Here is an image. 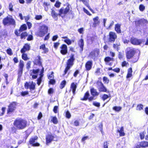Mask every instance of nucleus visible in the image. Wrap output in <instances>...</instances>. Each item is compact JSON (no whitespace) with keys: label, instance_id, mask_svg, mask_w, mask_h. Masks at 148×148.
I'll return each mask as SVG.
<instances>
[{"label":"nucleus","instance_id":"1","mask_svg":"<svg viewBox=\"0 0 148 148\" xmlns=\"http://www.w3.org/2000/svg\"><path fill=\"white\" fill-rule=\"evenodd\" d=\"M136 53V50L135 48L131 47H127L125 52L127 59L130 60L132 59L131 62L133 63L137 62L139 59L140 53L138 56L134 57Z\"/></svg>","mask_w":148,"mask_h":148},{"label":"nucleus","instance_id":"2","mask_svg":"<svg viewBox=\"0 0 148 148\" xmlns=\"http://www.w3.org/2000/svg\"><path fill=\"white\" fill-rule=\"evenodd\" d=\"M75 60L74 54L73 53L71 54L70 58L66 62V66L64 71L62 74L63 76H64L67 73L68 71L70 69L74 64V62Z\"/></svg>","mask_w":148,"mask_h":148},{"label":"nucleus","instance_id":"3","mask_svg":"<svg viewBox=\"0 0 148 148\" xmlns=\"http://www.w3.org/2000/svg\"><path fill=\"white\" fill-rule=\"evenodd\" d=\"M107 38L106 40V37L105 36L103 38L104 42L108 43H113L117 38V35L114 32L110 31L109 32L107 36Z\"/></svg>","mask_w":148,"mask_h":148},{"label":"nucleus","instance_id":"4","mask_svg":"<svg viewBox=\"0 0 148 148\" xmlns=\"http://www.w3.org/2000/svg\"><path fill=\"white\" fill-rule=\"evenodd\" d=\"M48 27L45 25H43L40 27L36 35L38 36L42 37L48 32Z\"/></svg>","mask_w":148,"mask_h":148},{"label":"nucleus","instance_id":"5","mask_svg":"<svg viewBox=\"0 0 148 148\" xmlns=\"http://www.w3.org/2000/svg\"><path fill=\"white\" fill-rule=\"evenodd\" d=\"M2 23L4 26L11 25L15 27L16 25V23L15 20L12 18L9 17L8 16L3 19Z\"/></svg>","mask_w":148,"mask_h":148},{"label":"nucleus","instance_id":"6","mask_svg":"<svg viewBox=\"0 0 148 148\" xmlns=\"http://www.w3.org/2000/svg\"><path fill=\"white\" fill-rule=\"evenodd\" d=\"M66 4V6L65 8L64 9L63 7H62L60 9V13L62 15L63 14L64 16L69 12L71 14L73 15L74 14L73 11L71 10H70L71 5L68 3H67Z\"/></svg>","mask_w":148,"mask_h":148},{"label":"nucleus","instance_id":"7","mask_svg":"<svg viewBox=\"0 0 148 148\" xmlns=\"http://www.w3.org/2000/svg\"><path fill=\"white\" fill-rule=\"evenodd\" d=\"M100 53V49L98 48H95L89 53L88 56L95 60L97 59Z\"/></svg>","mask_w":148,"mask_h":148},{"label":"nucleus","instance_id":"8","mask_svg":"<svg viewBox=\"0 0 148 148\" xmlns=\"http://www.w3.org/2000/svg\"><path fill=\"white\" fill-rule=\"evenodd\" d=\"M14 125L17 129L22 130L27 126V122L26 121H14Z\"/></svg>","mask_w":148,"mask_h":148},{"label":"nucleus","instance_id":"9","mask_svg":"<svg viewBox=\"0 0 148 148\" xmlns=\"http://www.w3.org/2000/svg\"><path fill=\"white\" fill-rule=\"evenodd\" d=\"M110 55L111 57L109 56H106L104 59V60L106 64H108L110 66H111L112 65V63L110 62H113L114 61V58H113L115 56V53L112 51L110 52Z\"/></svg>","mask_w":148,"mask_h":148},{"label":"nucleus","instance_id":"10","mask_svg":"<svg viewBox=\"0 0 148 148\" xmlns=\"http://www.w3.org/2000/svg\"><path fill=\"white\" fill-rule=\"evenodd\" d=\"M99 80H98L96 84L97 86V88L99 91L100 92H108L107 88L103 84L101 81V78L100 77L99 78Z\"/></svg>","mask_w":148,"mask_h":148},{"label":"nucleus","instance_id":"11","mask_svg":"<svg viewBox=\"0 0 148 148\" xmlns=\"http://www.w3.org/2000/svg\"><path fill=\"white\" fill-rule=\"evenodd\" d=\"M17 105V102L13 101L10 103L8 106L7 110V114H10L14 112Z\"/></svg>","mask_w":148,"mask_h":148},{"label":"nucleus","instance_id":"12","mask_svg":"<svg viewBox=\"0 0 148 148\" xmlns=\"http://www.w3.org/2000/svg\"><path fill=\"white\" fill-rule=\"evenodd\" d=\"M90 95L89 91H87L84 93L83 97L81 98L80 100L83 101H86L88 100V101L90 102L95 99L94 98L95 96H92L89 97Z\"/></svg>","mask_w":148,"mask_h":148},{"label":"nucleus","instance_id":"13","mask_svg":"<svg viewBox=\"0 0 148 148\" xmlns=\"http://www.w3.org/2000/svg\"><path fill=\"white\" fill-rule=\"evenodd\" d=\"M24 66V62L22 60H20L19 63L18 67V74L19 77H21L23 73V68Z\"/></svg>","mask_w":148,"mask_h":148},{"label":"nucleus","instance_id":"14","mask_svg":"<svg viewBox=\"0 0 148 148\" xmlns=\"http://www.w3.org/2000/svg\"><path fill=\"white\" fill-rule=\"evenodd\" d=\"M60 52L62 55H65L68 52L67 47L65 44H62L60 47Z\"/></svg>","mask_w":148,"mask_h":148},{"label":"nucleus","instance_id":"15","mask_svg":"<svg viewBox=\"0 0 148 148\" xmlns=\"http://www.w3.org/2000/svg\"><path fill=\"white\" fill-rule=\"evenodd\" d=\"M40 71V70L39 69H33L30 71L31 72L30 75L32 76V79H36L37 77L38 74Z\"/></svg>","mask_w":148,"mask_h":148},{"label":"nucleus","instance_id":"16","mask_svg":"<svg viewBox=\"0 0 148 148\" xmlns=\"http://www.w3.org/2000/svg\"><path fill=\"white\" fill-rule=\"evenodd\" d=\"M33 62L34 65L42 66L41 58L40 55H38L36 57Z\"/></svg>","mask_w":148,"mask_h":148},{"label":"nucleus","instance_id":"17","mask_svg":"<svg viewBox=\"0 0 148 148\" xmlns=\"http://www.w3.org/2000/svg\"><path fill=\"white\" fill-rule=\"evenodd\" d=\"M27 27L25 24H23L21 25L19 29H16L14 31V34L15 35H19L18 32H22L23 31H25L27 29Z\"/></svg>","mask_w":148,"mask_h":148},{"label":"nucleus","instance_id":"18","mask_svg":"<svg viewBox=\"0 0 148 148\" xmlns=\"http://www.w3.org/2000/svg\"><path fill=\"white\" fill-rule=\"evenodd\" d=\"M130 41L131 43L134 45H140L142 42V41L141 40L135 38H131Z\"/></svg>","mask_w":148,"mask_h":148},{"label":"nucleus","instance_id":"19","mask_svg":"<svg viewBox=\"0 0 148 148\" xmlns=\"http://www.w3.org/2000/svg\"><path fill=\"white\" fill-rule=\"evenodd\" d=\"M51 14L53 18L54 19H56V20L58 19V16H61L62 17H63V16H62L61 14L60 13V9L59 10V13H58L56 12L54 10L51 9Z\"/></svg>","mask_w":148,"mask_h":148},{"label":"nucleus","instance_id":"20","mask_svg":"<svg viewBox=\"0 0 148 148\" xmlns=\"http://www.w3.org/2000/svg\"><path fill=\"white\" fill-rule=\"evenodd\" d=\"M30 49L29 44L26 43L24 44L23 48L21 49L20 51L21 53H25L26 51H29Z\"/></svg>","mask_w":148,"mask_h":148},{"label":"nucleus","instance_id":"21","mask_svg":"<svg viewBox=\"0 0 148 148\" xmlns=\"http://www.w3.org/2000/svg\"><path fill=\"white\" fill-rule=\"evenodd\" d=\"M80 2H82L93 14L95 13L94 11L90 8L89 3V0H79Z\"/></svg>","mask_w":148,"mask_h":148},{"label":"nucleus","instance_id":"22","mask_svg":"<svg viewBox=\"0 0 148 148\" xmlns=\"http://www.w3.org/2000/svg\"><path fill=\"white\" fill-rule=\"evenodd\" d=\"M38 139V137L35 136L34 138H31L29 141L30 144L32 145L33 146H39V144L37 143H35V140Z\"/></svg>","mask_w":148,"mask_h":148},{"label":"nucleus","instance_id":"23","mask_svg":"<svg viewBox=\"0 0 148 148\" xmlns=\"http://www.w3.org/2000/svg\"><path fill=\"white\" fill-rule=\"evenodd\" d=\"M92 62L91 61H88L85 64V66L86 71H89L90 70L92 67Z\"/></svg>","mask_w":148,"mask_h":148},{"label":"nucleus","instance_id":"24","mask_svg":"<svg viewBox=\"0 0 148 148\" xmlns=\"http://www.w3.org/2000/svg\"><path fill=\"white\" fill-rule=\"evenodd\" d=\"M93 20L94 21L92 24L93 27H95L99 25L100 22V21L99 20V17L98 16H96L93 18Z\"/></svg>","mask_w":148,"mask_h":148},{"label":"nucleus","instance_id":"25","mask_svg":"<svg viewBox=\"0 0 148 148\" xmlns=\"http://www.w3.org/2000/svg\"><path fill=\"white\" fill-rule=\"evenodd\" d=\"M77 88L76 83L75 84L74 82L71 83L70 86V91L71 90H72L73 94L75 95V91Z\"/></svg>","mask_w":148,"mask_h":148},{"label":"nucleus","instance_id":"26","mask_svg":"<svg viewBox=\"0 0 148 148\" xmlns=\"http://www.w3.org/2000/svg\"><path fill=\"white\" fill-rule=\"evenodd\" d=\"M21 32H18V33L19 34V35H15L17 36H20V38L21 39H25L26 38V37L28 36V33L26 32H22L21 34Z\"/></svg>","mask_w":148,"mask_h":148},{"label":"nucleus","instance_id":"27","mask_svg":"<svg viewBox=\"0 0 148 148\" xmlns=\"http://www.w3.org/2000/svg\"><path fill=\"white\" fill-rule=\"evenodd\" d=\"M54 137L51 135H48L46 137V144L48 145L53 140Z\"/></svg>","mask_w":148,"mask_h":148},{"label":"nucleus","instance_id":"28","mask_svg":"<svg viewBox=\"0 0 148 148\" xmlns=\"http://www.w3.org/2000/svg\"><path fill=\"white\" fill-rule=\"evenodd\" d=\"M121 25L117 23L115 25L114 30L118 34H120L121 32Z\"/></svg>","mask_w":148,"mask_h":148},{"label":"nucleus","instance_id":"29","mask_svg":"<svg viewBox=\"0 0 148 148\" xmlns=\"http://www.w3.org/2000/svg\"><path fill=\"white\" fill-rule=\"evenodd\" d=\"M132 67H130L127 70V73L126 76L127 78H128L132 76Z\"/></svg>","mask_w":148,"mask_h":148},{"label":"nucleus","instance_id":"30","mask_svg":"<svg viewBox=\"0 0 148 148\" xmlns=\"http://www.w3.org/2000/svg\"><path fill=\"white\" fill-rule=\"evenodd\" d=\"M90 92L91 95L92 96H97L99 94V93L94 88H92L90 89Z\"/></svg>","mask_w":148,"mask_h":148},{"label":"nucleus","instance_id":"31","mask_svg":"<svg viewBox=\"0 0 148 148\" xmlns=\"http://www.w3.org/2000/svg\"><path fill=\"white\" fill-rule=\"evenodd\" d=\"M40 49H42L43 50V53H45L48 52V49L46 47L45 45V44H42L40 46L39 48Z\"/></svg>","mask_w":148,"mask_h":148},{"label":"nucleus","instance_id":"32","mask_svg":"<svg viewBox=\"0 0 148 148\" xmlns=\"http://www.w3.org/2000/svg\"><path fill=\"white\" fill-rule=\"evenodd\" d=\"M78 45L81 49V51H82L84 46V40L82 39H81L79 40Z\"/></svg>","mask_w":148,"mask_h":148},{"label":"nucleus","instance_id":"33","mask_svg":"<svg viewBox=\"0 0 148 148\" xmlns=\"http://www.w3.org/2000/svg\"><path fill=\"white\" fill-rule=\"evenodd\" d=\"M113 47L116 49L117 51H118L119 49V46L120 45V43L119 42H116L115 43L113 44Z\"/></svg>","mask_w":148,"mask_h":148},{"label":"nucleus","instance_id":"34","mask_svg":"<svg viewBox=\"0 0 148 148\" xmlns=\"http://www.w3.org/2000/svg\"><path fill=\"white\" fill-rule=\"evenodd\" d=\"M118 132L119 133L120 136H123L125 135V134L124 132V129L123 127H121L120 129L117 130Z\"/></svg>","mask_w":148,"mask_h":148},{"label":"nucleus","instance_id":"35","mask_svg":"<svg viewBox=\"0 0 148 148\" xmlns=\"http://www.w3.org/2000/svg\"><path fill=\"white\" fill-rule=\"evenodd\" d=\"M22 58L24 61H27L29 59V58H28L27 55L25 53H22Z\"/></svg>","mask_w":148,"mask_h":148},{"label":"nucleus","instance_id":"36","mask_svg":"<svg viewBox=\"0 0 148 148\" xmlns=\"http://www.w3.org/2000/svg\"><path fill=\"white\" fill-rule=\"evenodd\" d=\"M66 84V81L65 80L62 81L60 84V88L61 89H63L65 86Z\"/></svg>","mask_w":148,"mask_h":148},{"label":"nucleus","instance_id":"37","mask_svg":"<svg viewBox=\"0 0 148 148\" xmlns=\"http://www.w3.org/2000/svg\"><path fill=\"white\" fill-rule=\"evenodd\" d=\"M64 41L68 45H70L71 44L72 42H74V40H71L70 39H67L64 40Z\"/></svg>","mask_w":148,"mask_h":148},{"label":"nucleus","instance_id":"38","mask_svg":"<svg viewBox=\"0 0 148 148\" xmlns=\"http://www.w3.org/2000/svg\"><path fill=\"white\" fill-rule=\"evenodd\" d=\"M29 89L31 91L34 90L35 89V84L33 83L32 82L31 84H30L29 86Z\"/></svg>","mask_w":148,"mask_h":148},{"label":"nucleus","instance_id":"39","mask_svg":"<svg viewBox=\"0 0 148 148\" xmlns=\"http://www.w3.org/2000/svg\"><path fill=\"white\" fill-rule=\"evenodd\" d=\"M8 55L11 56L13 55V52L12 49L10 48H8L6 51Z\"/></svg>","mask_w":148,"mask_h":148},{"label":"nucleus","instance_id":"40","mask_svg":"<svg viewBox=\"0 0 148 148\" xmlns=\"http://www.w3.org/2000/svg\"><path fill=\"white\" fill-rule=\"evenodd\" d=\"M121 108V107L120 106H114L112 108L113 110L117 112L119 111Z\"/></svg>","mask_w":148,"mask_h":148},{"label":"nucleus","instance_id":"41","mask_svg":"<svg viewBox=\"0 0 148 148\" xmlns=\"http://www.w3.org/2000/svg\"><path fill=\"white\" fill-rule=\"evenodd\" d=\"M143 106L142 104H139L137 105L136 109L138 110H141L143 109Z\"/></svg>","mask_w":148,"mask_h":148},{"label":"nucleus","instance_id":"42","mask_svg":"<svg viewBox=\"0 0 148 148\" xmlns=\"http://www.w3.org/2000/svg\"><path fill=\"white\" fill-rule=\"evenodd\" d=\"M139 9L140 11L143 12L145 9V7L143 4H140L139 5Z\"/></svg>","mask_w":148,"mask_h":148},{"label":"nucleus","instance_id":"43","mask_svg":"<svg viewBox=\"0 0 148 148\" xmlns=\"http://www.w3.org/2000/svg\"><path fill=\"white\" fill-rule=\"evenodd\" d=\"M29 92L27 91H22L20 93V94L21 96L24 97L25 96L28 95Z\"/></svg>","mask_w":148,"mask_h":148},{"label":"nucleus","instance_id":"44","mask_svg":"<svg viewBox=\"0 0 148 148\" xmlns=\"http://www.w3.org/2000/svg\"><path fill=\"white\" fill-rule=\"evenodd\" d=\"M53 111L56 114L58 113V106H55L53 107Z\"/></svg>","mask_w":148,"mask_h":148},{"label":"nucleus","instance_id":"45","mask_svg":"<svg viewBox=\"0 0 148 148\" xmlns=\"http://www.w3.org/2000/svg\"><path fill=\"white\" fill-rule=\"evenodd\" d=\"M103 80L105 83L108 84L109 82V80L108 77L106 76H104L103 78Z\"/></svg>","mask_w":148,"mask_h":148},{"label":"nucleus","instance_id":"46","mask_svg":"<svg viewBox=\"0 0 148 148\" xmlns=\"http://www.w3.org/2000/svg\"><path fill=\"white\" fill-rule=\"evenodd\" d=\"M61 4V2L59 1H56L54 5L56 8H59L60 7Z\"/></svg>","mask_w":148,"mask_h":148},{"label":"nucleus","instance_id":"47","mask_svg":"<svg viewBox=\"0 0 148 148\" xmlns=\"http://www.w3.org/2000/svg\"><path fill=\"white\" fill-rule=\"evenodd\" d=\"M140 145L143 147H148V142H142L140 144Z\"/></svg>","mask_w":148,"mask_h":148},{"label":"nucleus","instance_id":"48","mask_svg":"<svg viewBox=\"0 0 148 148\" xmlns=\"http://www.w3.org/2000/svg\"><path fill=\"white\" fill-rule=\"evenodd\" d=\"M127 65H129L128 63L125 60L121 62V66L122 67L127 66Z\"/></svg>","mask_w":148,"mask_h":148},{"label":"nucleus","instance_id":"49","mask_svg":"<svg viewBox=\"0 0 148 148\" xmlns=\"http://www.w3.org/2000/svg\"><path fill=\"white\" fill-rule=\"evenodd\" d=\"M109 97V96L106 94H104L103 95L101 99L103 101L105 100Z\"/></svg>","mask_w":148,"mask_h":148},{"label":"nucleus","instance_id":"50","mask_svg":"<svg viewBox=\"0 0 148 148\" xmlns=\"http://www.w3.org/2000/svg\"><path fill=\"white\" fill-rule=\"evenodd\" d=\"M83 10L84 12L86 13L87 15L89 16H91L92 15V14H90V12L87 10L85 8H83Z\"/></svg>","mask_w":148,"mask_h":148},{"label":"nucleus","instance_id":"51","mask_svg":"<svg viewBox=\"0 0 148 148\" xmlns=\"http://www.w3.org/2000/svg\"><path fill=\"white\" fill-rule=\"evenodd\" d=\"M31 61H28L27 63L26 68L27 69L29 70L31 67Z\"/></svg>","mask_w":148,"mask_h":148},{"label":"nucleus","instance_id":"52","mask_svg":"<svg viewBox=\"0 0 148 148\" xmlns=\"http://www.w3.org/2000/svg\"><path fill=\"white\" fill-rule=\"evenodd\" d=\"M92 104L93 106L97 107H99L100 106V103L96 102H93Z\"/></svg>","mask_w":148,"mask_h":148},{"label":"nucleus","instance_id":"53","mask_svg":"<svg viewBox=\"0 0 148 148\" xmlns=\"http://www.w3.org/2000/svg\"><path fill=\"white\" fill-rule=\"evenodd\" d=\"M42 18V16L41 15H36L35 16V18L36 20H38L41 19Z\"/></svg>","mask_w":148,"mask_h":148},{"label":"nucleus","instance_id":"54","mask_svg":"<svg viewBox=\"0 0 148 148\" xmlns=\"http://www.w3.org/2000/svg\"><path fill=\"white\" fill-rule=\"evenodd\" d=\"M13 5L12 3H10L9 4V9L10 11H13Z\"/></svg>","mask_w":148,"mask_h":148},{"label":"nucleus","instance_id":"55","mask_svg":"<svg viewBox=\"0 0 148 148\" xmlns=\"http://www.w3.org/2000/svg\"><path fill=\"white\" fill-rule=\"evenodd\" d=\"M54 47L56 49H57L58 47V46L60 45V43L59 42H56L53 43Z\"/></svg>","mask_w":148,"mask_h":148},{"label":"nucleus","instance_id":"56","mask_svg":"<svg viewBox=\"0 0 148 148\" xmlns=\"http://www.w3.org/2000/svg\"><path fill=\"white\" fill-rule=\"evenodd\" d=\"M28 37L27 38V40L28 41L32 40L33 39V38L32 35L30 34L28 35Z\"/></svg>","mask_w":148,"mask_h":148},{"label":"nucleus","instance_id":"57","mask_svg":"<svg viewBox=\"0 0 148 148\" xmlns=\"http://www.w3.org/2000/svg\"><path fill=\"white\" fill-rule=\"evenodd\" d=\"M54 72L53 71L51 72V74L48 76V79H50L51 78H53L54 76L53 75Z\"/></svg>","mask_w":148,"mask_h":148},{"label":"nucleus","instance_id":"58","mask_svg":"<svg viewBox=\"0 0 148 148\" xmlns=\"http://www.w3.org/2000/svg\"><path fill=\"white\" fill-rule=\"evenodd\" d=\"M56 83V81L55 80L53 79H50V80L49 81V84H52V85H54V84Z\"/></svg>","mask_w":148,"mask_h":148},{"label":"nucleus","instance_id":"59","mask_svg":"<svg viewBox=\"0 0 148 148\" xmlns=\"http://www.w3.org/2000/svg\"><path fill=\"white\" fill-rule=\"evenodd\" d=\"M48 92L49 94L51 95L52 94L53 92V90L52 88H49L48 91Z\"/></svg>","mask_w":148,"mask_h":148},{"label":"nucleus","instance_id":"60","mask_svg":"<svg viewBox=\"0 0 148 148\" xmlns=\"http://www.w3.org/2000/svg\"><path fill=\"white\" fill-rule=\"evenodd\" d=\"M112 71L114 72H116L117 73H118L120 72V69L119 68H116L114 69H113L112 70Z\"/></svg>","mask_w":148,"mask_h":148},{"label":"nucleus","instance_id":"61","mask_svg":"<svg viewBox=\"0 0 148 148\" xmlns=\"http://www.w3.org/2000/svg\"><path fill=\"white\" fill-rule=\"evenodd\" d=\"M79 72L78 70H76L74 72L73 75L74 77H76L77 75L79 73Z\"/></svg>","mask_w":148,"mask_h":148},{"label":"nucleus","instance_id":"62","mask_svg":"<svg viewBox=\"0 0 148 148\" xmlns=\"http://www.w3.org/2000/svg\"><path fill=\"white\" fill-rule=\"evenodd\" d=\"M108 143L107 142H104L103 143V148H108Z\"/></svg>","mask_w":148,"mask_h":148},{"label":"nucleus","instance_id":"63","mask_svg":"<svg viewBox=\"0 0 148 148\" xmlns=\"http://www.w3.org/2000/svg\"><path fill=\"white\" fill-rule=\"evenodd\" d=\"M88 136H86L83 137L82 139V142L84 143H85V140L88 139Z\"/></svg>","mask_w":148,"mask_h":148},{"label":"nucleus","instance_id":"64","mask_svg":"<svg viewBox=\"0 0 148 148\" xmlns=\"http://www.w3.org/2000/svg\"><path fill=\"white\" fill-rule=\"evenodd\" d=\"M66 116L68 118H69L71 116V115L69 112L68 110L66 111Z\"/></svg>","mask_w":148,"mask_h":148}]
</instances>
